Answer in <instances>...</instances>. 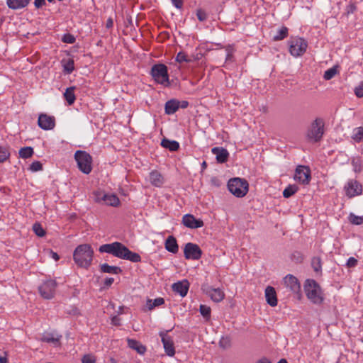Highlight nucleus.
<instances>
[{"label":"nucleus","mask_w":363,"mask_h":363,"mask_svg":"<svg viewBox=\"0 0 363 363\" xmlns=\"http://www.w3.org/2000/svg\"><path fill=\"white\" fill-rule=\"evenodd\" d=\"M57 283L54 279L44 281L39 286L38 291L40 296L45 299H52L55 294Z\"/></svg>","instance_id":"obj_8"},{"label":"nucleus","mask_w":363,"mask_h":363,"mask_svg":"<svg viewBox=\"0 0 363 363\" xmlns=\"http://www.w3.org/2000/svg\"><path fill=\"white\" fill-rule=\"evenodd\" d=\"M294 178L301 184H308L311 179V169L307 166L298 165L296 168Z\"/></svg>","instance_id":"obj_11"},{"label":"nucleus","mask_w":363,"mask_h":363,"mask_svg":"<svg viewBox=\"0 0 363 363\" xmlns=\"http://www.w3.org/2000/svg\"><path fill=\"white\" fill-rule=\"evenodd\" d=\"M74 89V86H70L67 88L65 92L64 93V97L69 105L73 104L76 99Z\"/></svg>","instance_id":"obj_31"},{"label":"nucleus","mask_w":363,"mask_h":363,"mask_svg":"<svg viewBox=\"0 0 363 363\" xmlns=\"http://www.w3.org/2000/svg\"><path fill=\"white\" fill-rule=\"evenodd\" d=\"M99 251L101 253H108L116 257L133 262L141 261V257L138 253L130 251L126 246L119 242L104 244L99 247Z\"/></svg>","instance_id":"obj_1"},{"label":"nucleus","mask_w":363,"mask_h":363,"mask_svg":"<svg viewBox=\"0 0 363 363\" xmlns=\"http://www.w3.org/2000/svg\"><path fill=\"white\" fill-rule=\"evenodd\" d=\"M352 139L357 142L360 143L363 140V127H357L353 130Z\"/></svg>","instance_id":"obj_34"},{"label":"nucleus","mask_w":363,"mask_h":363,"mask_svg":"<svg viewBox=\"0 0 363 363\" xmlns=\"http://www.w3.org/2000/svg\"><path fill=\"white\" fill-rule=\"evenodd\" d=\"M265 298L267 303L270 306H276L277 305V293L274 287L268 286L265 289Z\"/></svg>","instance_id":"obj_22"},{"label":"nucleus","mask_w":363,"mask_h":363,"mask_svg":"<svg viewBox=\"0 0 363 363\" xmlns=\"http://www.w3.org/2000/svg\"><path fill=\"white\" fill-rule=\"evenodd\" d=\"M199 311L202 316L207 320L211 318V309L209 306L203 304H201L199 307Z\"/></svg>","instance_id":"obj_39"},{"label":"nucleus","mask_w":363,"mask_h":363,"mask_svg":"<svg viewBox=\"0 0 363 363\" xmlns=\"http://www.w3.org/2000/svg\"><path fill=\"white\" fill-rule=\"evenodd\" d=\"M164 247L168 252H172L173 254H176L179 251V246L177 240L172 235L169 236L166 239L164 242Z\"/></svg>","instance_id":"obj_25"},{"label":"nucleus","mask_w":363,"mask_h":363,"mask_svg":"<svg viewBox=\"0 0 363 363\" xmlns=\"http://www.w3.org/2000/svg\"><path fill=\"white\" fill-rule=\"evenodd\" d=\"M203 291L211 298L214 302L218 303L223 300L225 294L220 288H213L211 286L203 289Z\"/></svg>","instance_id":"obj_18"},{"label":"nucleus","mask_w":363,"mask_h":363,"mask_svg":"<svg viewBox=\"0 0 363 363\" xmlns=\"http://www.w3.org/2000/svg\"><path fill=\"white\" fill-rule=\"evenodd\" d=\"M169 330L160 331L159 335L163 345L164 352L169 357H173L175 354V348L173 339L168 335Z\"/></svg>","instance_id":"obj_12"},{"label":"nucleus","mask_w":363,"mask_h":363,"mask_svg":"<svg viewBox=\"0 0 363 363\" xmlns=\"http://www.w3.org/2000/svg\"><path fill=\"white\" fill-rule=\"evenodd\" d=\"M47 0H34L33 4L36 9H39L46 5Z\"/></svg>","instance_id":"obj_53"},{"label":"nucleus","mask_w":363,"mask_h":363,"mask_svg":"<svg viewBox=\"0 0 363 363\" xmlns=\"http://www.w3.org/2000/svg\"><path fill=\"white\" fill-rule=\"evenodd\" d=\"M111 323L114 325H121V318L117 315L113 316L111 318Z\"/></svg>","instance_id":"obj_55"},{"label":"nucleus","mask_w":363,"mask_h":363,"mask_svg":"<svg viewBox=\"0 0 363 363\" xmlns=\"http://www.w3.org/2000/svg\"><path fill=\"white\" fill-rule=\"evenodd\" d=\"M74 159L79 169L85 174H89L92 170V157L86 151L77 150Z\"/></svg>","instance_id":"obj_7"},{"label":"nucleus","mask_w":363,"mask_h":363,"mask_svg":"<svg viewBox=\"0 0 363 363\" xmlns=\"http://www.w3.org/2000/svg\"><path fill=\"white\" fill-rule=\"evenodd\" d=\"M231 340L228 336L222 337L219 341V346L223 349H228L230 347Z\"/></svg>","instance_id":"obj_43"},{"label":"nucleus","mask_w":363,"mask_h":363,"mask_svg":"<svg viewBox=\"0 0 363 363\" xmlns=\"http://www.w3.org/2000/svg\"><path fill=\"white\" fill-rule=\"evenodd\" d=\"M106 195L105 193L102 191H96L94 193V200L96 202L101 203L102 201L104 202L105 198L103 196Z\"/></svg>","instance_id":"obj_49"},{"label":"nucleus","mask_w":363,"mask_h":363,"mask_svg":"<svg viewBox=\"0 0 363 363\" xmlns=\"http://www.w3.org/2000/svg\"><path fill=\"white\" fill-rule=\"evenodd\" d=\"M184 254L186 259L198 260L202 255V251L198 245L188 242L184 246Z\"/></svg>","instance_id":"obj_13"},{"label":"nucleus","mask_w":363,"mask_h":363,"mask_svg":"<svg viewBox=\"0 0 363 363\" xmlns=\"http://www.w3.org/2000/svg\"><path fill=\"white\" fill-rule=\"evenodd\" d=\"M110 362H111V363H116V361L113 358H111L110 359Z\"/></svg>","instance_id":"obj_64"},{"label":"nucleus","mask_w":363,"mask_h":363,"mask_svg":"<svg viewBox=\"0 0 363 363\" xmlns=\"http://www.w3.org/2000/svg\"><path fill=\"white\" fill-rule=\"evenodd\" d=\"M211 152L213 155H216L218 163H224L228 159L229 152L223 147H215L211 149Z\"/></svg>","instance_id":"obj_21"},{"label":"nucleus","mask_w":363,"mask_h":363,"mask_svg":"<svg viewBox=\"0 0 363 363\" xmlns=\"http://www.w3.org/2000/svg\"><path fill=\"white\" fill-rule=\"evenodd\" d=\"M182 223L189 228H199L203 226V222L201 219H196L195 217L191 214H186L182 218Z\"/></svg>","instance_id":"obj_16"},{"label":"nucleus","mask_w":363,"mask_h":363,"mask_svg":"<svg viewBox=\"0 0 363 363\" xmlns=\"http://www.w3.org/2000/svg\"><path fill=\"white\" fill-rule=\"evenodd\" d=\"M128 346L132 350H135L140 354H144L146 352V347L142 345L139 341L130 339L127 340Z\"/></svg>","instance_id":"obj_26"},{"label":"nucleus","mask_w":363,"mask_h":363,"mask_svg":"<svg viewBox=\"0 0 363 363\" xmlns=\"http://www.w3.org/2000/svg\"><path fill=\"white\" fill-rule=\"evenodd\" d=\"M62 337V335H60L56 332H45L42 335L40 340L42 342L52 344L54 346H58L60 345Z\"/></svg>","instance_id":"obj_19"},{"label":"nucleus","mask_w":363,"mask_h":363,"mask_svg":"<svg viewBox=\"0 0 363 363\" xmlns=\"http://www.w3.org/2000/svg\"><path fill=\"white\" fill-rule=\"evenodd\" d=\"M38 126L45 130H52L55 126V118L46 113H40L38 120Z\"/></svg>","instance_id":"obj_14"},{"label":"nucleus","mask_w":363,"mask_h":363,"mask_svg":"<svg viewBox=\"0 0 363 363\" xmlns=\"http://www.w3.org/2000/svg\"><path fill=\"white\" fill-rule=\"evenodd\" d=\"M43 169V165L39 161H35L30 165V169L32 172H38Z\"/></svg>","instance_id":"obj_47"},{"label":"nucleus","mask_w":363,"mask_h":363,"mask_svg":"<svg viewBox=\"0 0 363 363\" xmlns=\"http://www.w3.org/2000/svg\"><path fill=\"white\" fill-rule=\"evenodd\" d=\"M61 63L63 67V72L65 74H69L74 70V62L73 59H63Z\"/></svg>","instance_id":"obj_28"},{"label":"nucleus","mask_w":363,"mask_h":363,"mask_svg":"<svg viewBox=\"0 0 363 363\" xmlns=\"http://www.w3.org/2000/svg\"><path fill=\"white\" fill-rule=\"evenodd\" d=\"M228 188L234 196L238 198H242L247 194L249 184L245 179L235 177L228 181Z\"/></svg>","instance_id":"obj_5"},{"label":"nucleus","mask_w":363,"mask_h":363,"mask_svg":"<svg viewBox=\"0 0 363 363\" xmlns=\"http://www.w3.org/2000/svg\"><path fill=\"white\" fill-rule=\"evenodd\" d=\"M113 26V21L111 19H108L106 23V27L110 28Z\"/></svg>","instance_id":"obj_61"},{"label":"nucleus","mask_w":363,"mask_h":363,"mask_svg":"<svg viewBox=\"0 0 363 363\" xmlns=\"http://www.w3.org/2000/svg\"><path fill=\"white\" fill-rule=\"evenodd\" d=\"M308 46L307 42L302 38H295L289 42V52L294 57L304 54Z\"/></svg>","instance_id":"obj_9"},{"label":"nucleus","mask_w":363,"mask_h":363,"mask_svg":"<svg viewBox=\"0 0 363 363\" xmlns=\"http://www.w3.org/2000/svg\"><path fill=\"white\" fill-rule=\"evenodd\" d=\"M19 157L23 159H28L33 155V149L31 147H24L19 150Z\"/></svg>","instance_id":"obj_33"},{"label":"nucleus","mask_w":363,"mask_h":363,"mask_svg":"<svg viewBox=\"0 0 363 363\" xmlns=\"http://www.w3.org/2000/svg\"><path fill=\"white\" fill-rule=\"evenodd\" d=\"M103 196L104 198H105L104 203L108 206L116 207L120 203V200L118 197L115 194H106V195Z\"/></svg>","instance_id":"obj_30"},{"label":"nucleus","mask_w":363,"mask_h":363,"mask_svg":"<svg viewBox=\"0 0 363 363\" xmlns=\"http://www.w3.org/2000/svg\"><path fill=\"white\" fill-rule=\"evenodd\" d=\"M10 155L9 147L0 145V163L6 162L9 158Z\"/></svg>","instance_id":"obj_35"},{"label":"nucleus","mask_w":363,"mask_h":363,"mask_svg":"<svg viewBox=\"0 0 363 363\" xmlns=\"http://www.w3.org/2000/svg\"><path fill=\"white\" fill-rule=\"evenodd\" d=\"M298 188L296 185H289L283 191V196L284 198H289L297 192Z\"/></svg>","instance_id":"obj_37"},{"label":"nucleus","mask_w":363,"mask_h":363,"mask_svg":"<svg viewBox=\"0 0 363 363\" xmlns=\"http://www.w3.org/2000/svg\"><path fill=\"white\" fill-rule=\"evenodd\" d=\"M337 67L333 66V67L329 68L328 69H327L325 72L323 78L325 80H330V79H333L337 74Z\"/></svg>","instance_id":"obj_40"},{"label":"nucleus","mask_w":363,"mask_h":363,"mask_svg":"<svg viewBox=\"0 0 363 363\" xmlns=\"http://www.w3.org/2000/svg\"><path fill=\"white\" fill-rule=\"evenodd\" d=\"M357 262L358 261L356 258L351 257L347 259L346 265L349 268L354 267L357 266Z\"/></svg>","instance_id":"obj_51"},{"label":"nucleus","mask_w":363,"mask_h":363,"mask_svg":"<svg viewBox=\"0 0 363 363\" xmlns=\"http://www.w3.org/2000/svg\"><path fill=\"white\" fill-rule=\"evenodd\" d=\"M180 107V101L177 99L167 101L164 105V112L167 115L175 113Z\"/></svg>","instance_id":"obj_23"},{"label":"nucleus","mask_w":363,"mask_h":363,"mask_svg":"<svg viewBox=\"0 0 363 363\" xmlns=\"http://www.w3.org/2000/svg\"><path fill=\"white\" fill-rule=\"evenodd\" d=\"M305 291L308 298L315 304H320L323 298L319 284L313 279H308L305 284Z\"/></svg>","instance_id":"obj_6"},{"label":"nucleus","mask_w":363,"mask_h":363,"mask_svg":"<svg viewBox=\"0 0 363 363\" xmlns=\"http://www.w3.org/2000/svg\"><path fill=\"white\" fill-rule=\"evenodd\" d=\"M311 267L315 272H320L322 270L321 259L319 257H314L311 259Z\"/></svg>","instance_id":"obj_36"},{"label":"nucleus","mask_w":363,"mask_h":363,"mask_svg":"<svg viewBox=\"0 0 363 363\" xmlns=\"http://www.w3.org/2000/svg\"><path fill=\"white\" fill-rule=\"evenodd\" d=\"M288 28L286 26H282L277 31V33L273 36L274 41H279L284 39L288 35Z\"/></svg>","instance_id":"obj_32"},{"label":"nucleus","mask_w":363,"mask_h":363,"mask_svg":"<svg viewBox=\"0 0 363 363\" xmlns=\"http://www.w3.org/2000/svg\"><path fill=\"white\" fill-rule=\"evenodd\" d=\"M50 253L51 255L52 258L54 259L55 261H57L60 259V257L57 255V253H56L52 250L50 251Z\"/></svg>","instance_id":"obj_58"},{"label":"nucleus","mask_w":363,"mask_h":363,"mask_svg":"<svg viewBox=\"0 0 363 363\" xmlns=\"http://www.w3.org/2000/svg\"><path fill=\"white\" fill-rule=\"evenodd\" d=\"M189 106V102L186 101H182L180 102V107L182 108H186Z\"/></svg>","instance_id":"obj_59"},{"label":"nucleus","mask_w":363,"mask_h":363,"mask_svg":"<svg viewBox=\"0 0 363 363\" xmlns=\"http://www.w3.org/2000/svg\"><path fill=\"white\" fill-rule=\"evenodd\" d=\"M114 281V279L112 277H107L104 280V285L106 286H110Z\"/></svg>","instance_id":"obj_56"},{"label":"nucleus","mask_w":363,"mask_h":363,"mask_svg":"<svg viewBox=\"0 0 363 363\" xmlns=\"http://www.w3.org/2000/svg\"><path fill=\"white\" fill-rule=\"evenodd\" d=\"M277 363H288L286 359H281Z\"/></svg>","instance_id":"obj_63"},{"label":"nucleus","mask_w":363,"mask_h":363,"mask_svg":"<svg viewBox=\"0 0 363 363\" xmlns=\"http://www.w3.org/2000/svg\"><path fill=\"white\" fill-rule=\"evenodd\" d=\"M94 250L89 244L78 245L73 252V259L75 264L81 268L88 269L93 261Z\"/></svg>","instance_id":"obj_2"},{"label":"nucleus","mask_w":363,"mask_h":363,"mask_svg":"<svg viewBox=\"0 0 363 363\" xmlns=\"http://www.w3.org/2000/svg\"><path fill=\"white\" fill-rule=\"evenodd\" d=\"M62 41L66 43L72 44L75 42L74 36L70 33H66L62 37Z\"/></svg>","instance_id":"obj_46"},{"label":"nucleus","mask_w":363,"mask_h":363,"mask_svg":"<svg viewBox=\"0 0 363 363\" xmlns=\"http://www.w3.org/2000/svg\"><path fill=\"white\" fill-rule=\"evenodd\" d=\"M33 230L34 233L38 236V237H43L45 235V231L41 226V225L38 223H35L33 225Z\"/></svg>","instance_id":"obj_42"},{"label":"nucleus","mask_w":363,"mask_h":363,"mask_svg":"<svg viewBox=\"0 0 363 363\" xmlns=\"http://www.w3.org/2000/svg\"><path fill=\"white\" fill-rule=\"evenodd\" d=\"M227 55L225 57V61H232L233 59V48L231 46H228L226 48Z\"/></svg>","instance_id":"obj_52"},{"label":"nucleus","mask_w":363,"mask_h":363,"mask_svg":"<svg viewBox=\"0 0 363 363\" xmlns=\"http://www.w3.org/2000/svg\"><path fill=\"white\" fill-rule=\"evenodd\" d=\"M150 75L156 83L164 86H169L168 68L164 64L158 63L154 65L151 68Z\"/></svg>","instance_id":"obj_4"},{"label":"nucleus","mask_w":363,"mask_h":363,"mask_svg":"<svg viewBox=\"0 0 363 363\" xmlns=\"http://www.w3.org/2000/svg\"><path fill=\"white\" fill-rule=\"evenodd\" d=\"M101 272L103 273L118 274L122 272V269L119 267L111 266L106 263L100 265Z\"/></svg>","instance_id":"obj_27"},{"label":"nucleus","mask_w":363,"mask_h":363,"mask_svg":"<svg viewBox=\"0 0 363 363\" xmlns=\"http://www.w3.org/2000/svg\"><path fill=\"white\" fill-rule=\"evenodd\" d=\"M354 94L358 98L363 97V82H362L359 86L355 87Z\"/></svg>","instance_id":"obj_50"},{"label":"nucleus","mask_w":363,"mask_h":363,"mask_svg":"<svg viewBox=\"0 0 363 363\" xmlns=\"http://www.w3.org/2000/svg\"><path fill=\"white\" fill-rule=\"evenodd\" d=\"M345 196L351 199L362 194V185L356 179H349L344 186Z\"/></svg>","instance_id":"obj_10"},{"label":"nucleus","mask_w":363,"mask_h":363,"mask_svg":"<svg viewBox=\"0 0 363 363\" xmlns=\"http://www.w3.org/2000/svg\"><path fill=\"white\" fill-rule=\"evenodd\" d=\"M207 167V163L206 161H203L202 163H201V169L202 171H203L204 169H206Z\"/></svg>","instance_id":"obj_62"},{"label":"nucleus","mask_w":363,"mask_h":363,"mask_svg":"<svg viewBox=\"0 0 363 363\" xmlns=\"http://www.w3.org/2000/svg\"><path fill=\"white\" fill-rule=\"evenodd\" d=\"M31 0H6L7 6L12 10H19L26 7Z\"/></svg>","instance_id":"obj_24"},{"label":"nucleus","mask_w":363,"mask_h":363,"mask_svg":"<svg viewBox=\"0 0 363 363\" xmlns=\"http://www.w3.org/2000/svg\"><path fill=\"white\" fill-rule=\"evenodd\" d=\"M284 282L286 288L293 294H298L301 289V285L296 277L291 274L286 275L284 279Z\"/></svg>","instance_id":"obj_15"},{"label":"nucleus","mask_w":363,"mask_h":363,"mask_svg":"<svg viewBox=\"0 0 363 363\" xmlns=\"http://www.w3.org/2000/svg\"><path fill=\"white\" fill-rule=\"evenodd\" d=\"M189 282L187 279H183L174 283L172 286V290L179 294L182 297H185L189 289Z\"/></svg>","instance_id":"obj_17"},{"label":"nucleus","mask_w":363,"mask_h":363,"mask_svg":"<svg viewBox=\"0 0 363 363\" xmlns=\"http://www.w3.org/2000/svg\"><path fill=\"white\" fill-rule=\"evenodd\" d=\"M256 363H271V361L267 357H262L259 359Z\"/></svg>","instance_id":"obj_57"},{"label":"nucleus","mask_w":363,"mask_h":363,"mask_svg":"<svg viewBox=\"0 0 363 363\" xmlns=\"http://www.w3.org/2000/svg\"><path fill=\"white\" fill-rule=\"evenodd\" d=\"M149 181L152 185L156 187H161L164 183V177L157 170H152L150 172Z\"/></svg>","instance_id":"obj_20"},{"label":"nucleus","mask_w":363,"mask_h":363,"mask_svg":"<svg viewBox=\"0 0 363 363\" xmlns=\"http://www.w3.org/2000/svg\"><path fill=\"white\" fill-rule=\"evenodd\" d=\"M325 133V122L321 118H316L311 122L306 131V138L311 143L320 142Z\"/></svg>","instance_id":"obj_3"},{"label":"nucleus","mask_w":363,"mask_h":363,"mask_svg":"<svg viewBox=\"0 0 363 363\" xmlns=\"http://www.w3.org/2000/svg\"><path fill=\"white\" fill-rule=\"evenodd\" d=\"M175 60H176V62H177L179 63L191 62V60L184 52H178L176 56Z\"/></svg>","instance_id":"obj_41"},{"label":"nucleus","mask_w":363,"mask_h":363,"mask_svg":"<svg viewBox=\"0 0 363 363\" xmlns=\"http://www.w3.org/2000/svg\"><path fill=\"white\" fill-rule=\"evenodd\" d=\"M96 361L95 356L91 354H84L82 358V363H95Z\"/></svg>","instance_id":"obj_45"},{"label":"nucleus","mask_w":363,"mask_h":363,"mask_svg":"<svg viewBox=\"0 0 363 363\" xmlns=\"http://www.w3.org/2000/svg\"><path fill=\"white\" fill-rule=\"evenodd\" d=\"M171 1L177 9H182L183 6V0H171Z\"/></svg>","instance_id":"obj_54"},{"label":"nucleus","mask_w":363,"mask_h":363,"mask_svg":"<svg viewBox=\"0 0 363 363\" xmlns=\"http://www.w3.org/2000/svg\"><path fill=\"white\" fill-rule=\"evenodd\" d=\"M0 363H8V359L6 356L0 355Z\"/></svg>","instance_id":"obj_60"},{"label":"nucleus","mask_w":363,"mask_h":363,"mask_svg":"<svg viewBox=\"0 0 363 363\" xmlns=\"http://www.w3.org/2000/svg\"><path fill=\"white\" fill-rule=\"evenodd\" d=\"M147 303L149 308L152 309L156 306L162 305L164 303V300L162 298H157L153 301L152 303V300H148Z\"/></svg>","instance_id":"obj_44"},{"label":"nucleus","mask_w":363,"mask_h":363,"mask_svg":"<svg viewBox=\"0 0 363 363\" xmlns=\"http://www.w3.org/2000/svg\"><path fill=\"white\" fill-rule=\"evenodd\" d=\"M161 145L170 151H177L179 148V144L175 140H170L167 138L162 140Z\"/></svg>","instance_id":"obj_29"},{"label":"nucleus","mask_w":363,"mask_h":363,"mask_svg":"<svg viewBox=\"0 0 363 363\" xmlns=\"http://www.w3.org/2000/svg\"><path fill=\"white\" fill-rule=\"evenodd\" d=\"M196 16L199 21L201 22L206 21L207 18V14L206 11L202 9H198L196 11Z\"/></svg>","instance_id":"obj_48"},{"label":"nucleus","mask_w":363,"mask_h":363,"mask_svg":"<svg viewBox=\"0 0 363 363\" xmlns=\"http://www.w3.org/2000/svg\"><path fill=\"white\" fill-rule=\"evenodd\" d=\"M348 220L352 225H359L363 223V216H356L353 213H350Z\"/></svg>","instance_id":"obj_38"}]
</instances>
